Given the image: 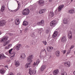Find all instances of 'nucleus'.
<instances>
[{
    "instance_id": "f257e3e1",
    "label": "nucleus",
    "mask_w": 75,
    "mask_h": 75,
    "mask_svg": "<svg viewBox=\"0 0 75 75\" xmlns=\"http://www.w3.org/2000/svg\"><path fill=\"white\" fill-rule=\"evenodd\" d=\"M33 55H30L28 57L27 59L28 62L30 63L28 64L25 66V68H28V67H30V64L33 62V60H32V59H33Z\"/></svg>"
},
{
    "instance_id": "f03ea898",
    "label": "nucleus",
    "mask_w": 75,
    "mask_h": 75,
    "mask_svg": "<svg viewBox=\"0 0 75 75\" xmlns=\"http://www.w3.org/2000/svg\"><path fill=\"white\" fill-rule=\"evenodd\" d=\"M30 13V10L27 8H25L24 10L22 11V14L23 15H28Z\"/></svg>"
},
{
    "instance_id": "7ed1b4c3",
    "label": "nucleus",
    "mask_w": 75,
    "mask_h": 75,
    "mask_svg": "<svg viewBox=\"0 0 75 75\" xmlns=\"http://www.w3.org/2000/svg\"><path fill=\"white\" fill-rule=\"evenodd\" d=\"M8 37L7 36L4 37L1 40V42H4L5 41L8 40Z\"/></svg>"
},
{
    "instance_id": "20e7f679",
    "label": "nucleus",
    "mask_w": 75,
    "mask_h": 75,
    "mask_svg": "<svg viewBox=\"0 0 75 75\" xmlns=\"http://www.w3.org/2000/svg\"><path fill=\"white\" fill-rule=\"evenodd\" d=\"M57 21H53L51 22L50 25L51 27H55L56 24H57Z\"/></svg>"
},
{
    "instance_id": "39448f33",
    "label": "nucleus",
    "mask_w": 75,
    "mask_h": 75,
    "mask_svg": "<svg viewBox=\"0 0 75 75\" xmlns=\"http://www.w3.org/2000/svg\"><path fill=\"white\" fill-rule=\"evenodd\" d=\"M72 35V33L71 31H69L68 33V37L70 40H71Z\"/></svg>"
},
{
    "instance_id": "423d86ee",
    "label": "nucleus",
    "mask_w": 75,
    "mask_h": 75,
    "mask_svg": "<svg viewBox=\"0 0 75 75\" xmlns=\"http://www.w3.org/2000/svg\"><path fill=\"white\" fill-rule=\"evenodd\" d=\"M38 3L40 6H43L44 4V1L42 0H40Z\"/></svg>"
},
{
    "instance_id": "0eeeda50",
    "label": "nucleus",
    "mask_w": 75,
    "mask_h": 75,
    "mask_svg": "<svg viewBox=\"0 0 75 75\" xmlns=\"http://www.w3.org/2000/svg\"><path fill=\"white\" fill-rule=\"evenodd\" d=\"M44 21L43 20H42L41 22H39L38 23V24L39 25H41L42 26H44Z\"/></svg>"
},
{
    "instance_id": "6e6552de",
    "label": "nucleus",
    "mask_w": 75,
    "mask_h": 75,
    "mask_svg": "<svg viewBox=\"0 0 75 75\" xmlns=\"http://www.w3.org/2000/svg\"><path fill=\"white\" fill-rule=\"evenodd\" d=\"M5 25V22L4 20L0 21V26H4Z\"/></svg>"
},
{
    "instance_id": "1a4fd4ad",
    "label": "nucleus",
    "mask_w": 75,
    "mask_h": 75,
    "mask_svg": "<svg viewBox=\"0 0 75 75\" xmlns=\"http://www.w3.org/2000/svg\"><path fill=\"white\" fill-rule=\"evenodd\" d=\"M64 65L67 67H70V62H64Z\"/></svg>"
},
{
    "instance_id": "9d476101",
    "label": "nucleus",
    "mask_w": 75,
    "mask_h": 75,
    "mask_svg": "<svg viewBox=\"0 0 75 75\" xmlns=\"http://www.w3.org/2000/svg\"><path fill=\"white\" fill-rule=\"evenodd\" d=\"M58 35V32L57 31H55L52 35V37L53 38H55Z\"/></svg>"
},
{
    "instance_id": "9b49d317",
    "label": "nucleus",
    "mask_w": 75,
    "mask_h": 75,
    "mask_svg": "<svg viewBox=\"0 0 75 75\" xmlns=\"http://www.w3.org/2000/svg\"><path fill=\"white\" fill-rule=\"evenodd\" d=\"M61 41L62 42H65L66 41H67V38L65 36H63L61 39Z\"/></svg>"
},
{
    "instance_id": "f8f14e48",
    "label": "nucleus",
    "mask_w": 75,
    "mask_h": 75,
    "mask_svg": "<svg viewBox=\"0 0 75 75\" xmlns=\"http://www.w3.org/2000/svg\"><path fill=\"white\" fill-rule=\"evenodd\" d=\"M53 48V47H51L50 46L48 47L47 48V51L48 52H51L52 51Z\"/></svg>"
},
{
    "instance_id": "ddd939ff",
    "label": "nucleus",
    "mask_w": 75,
    "mask_h": 75,
    "mask_svg": "<svg viewBox=\"0 0 75 75\" xmlns=\"http://www.w3.org/2000/svg\"><path fill=\"white\" fill-rule=\"evenodd\" d=\"M64 5H60V6H59L58 7V11H61L62 9V8H64Z\"/></svg>"
},
{
    "instance_id": "4468645a",
    "label": "nucleus",
    "mask_w": 75,
    "mask_h": 75,
    "mask_svg": "<svg viewBox=\"0 0 75 75\" xmlns=\"http://www.w3.org/2000/svg\"><path fill=\"white\" fill-rule=\"evenodd\" d=\"M59 69H57L55 70L53 72V75H57L59 73Z\"/></svg>"
},
{
    "instance_id": "2eb2a0df",
    "label": "nucleus",
    "mask_w": 75,
    "mask_h": 75,
    "mask_svg": "<svg viewBox=\"0 0 75 75\" xmlns=\"http://www.w3.org/2000/svg\"><path fill=\"white\" fill-rule=\"evenodd\" d=\"M21 47V45L20 44H18L16 46H15L14 47H15V48L16 49L17 51H18L19 50V48H20V47Z\"/></svg>"
},
{
    "instance_id": "dca6fc26",
    "label": "nucleus",
    "mask_w": 75,
    "mask_h": 75,
    "mask_svg": "<svg viewBox=\"0 0 75 75\" xmlns=\"http://www.w3.org/2000/svg\"><path fill=\"white\" fill-rule=\"evenodd\" d=\"M15 23L16 24V25H18L20 24V20L18 19H16L15 20Z\"/></svg>"
},
{
    "instance_id": "f3484780",
    "label": "nucleus",
    "mask_w": 75,
    "mask_h": 75,
    "mask_svg": "<svg viewBox=\"0 0 75 75\" xmlns=\"http://www.w3.org/2000/svg\"><path fill=\"white\" fill-rule=\"evenodd\" d=\"M7 58V57L5 56L3 54H1L0 55V59H4Z\"/></svg>"
},
{
    "instance_id": "a211bd4d",
    "label": "nucleus",
    "mask_w": 75,
    "mask_h": 75,
    "mask_svg": "<svg viewBox=\"0 0 75 75\" xmlns=\"http://www.w3.org/2000/svg\"><path fill=\"white\" fill-rule=\"evenodd\" d=\"M45 68H46V65H43L41 67L40 70L41 71H43L45 69Z\"/></svg>"
},
{
    "instance_id": "6ab92c4d",
    "label": "nucleus",
    "mask_w": 75,
    "mask_h": 75,
    "mask_svg": "<svg viewBox=\"0 0 75 75\" xmlns=\"http://www.w3.org/2000/svg\"><path fill=\"white\" fill-rule=\"evenodd\" d=\"M25 58V55L24 54H22L21 55V59H23Z\"/></svg>"
},
{
    "instance_id": "aec40b11",
    "label": "nucleus",
    "mask_w": 75,
    "mask_h": 75,
    "mask_svg": "<svg viewBox=\"0 0 75 75\" xmlns=\"http://www.w3.org/2000/svg\"><path fill=\"white\" fill-rule=\"evenodd\" d=\"M69 13L71 14H72L75 13V10L74 9L70 10L69 11Z\"/></svg>"
},
{
    "instance_id": "412c9836",
    "label": "nucleus",
    "mask_w": 75,
    "mask_h": 75,
    "mask_svg": "<svg viewBox=\"0 0 75 75\" xmlns=\"http://www.w3.org/2000/svg\"><path fill=\"white\" fill-rule=\"evenodd\" d=\"M63 22L64 24H68V20L67 19V18H64V19Z\"/></svg>"
},
{
    "instance_id": "4be33fe9",
    "label": "nucleus",
    "mask_w": 75,
    "mask_h": 75,
    "mask_svg": "<svg viewBox=\"0 0 75 75\" xmlns=\"http://www.w3.org/2000/svg\"><path fill=\"white\" fill-rule=\"evenodd\" d=\"M46 9H41L39 11V13L40 14H42L43 13H44L45 11V10Z\"/></svg>"
},
{
    "instance_id": "5701e85b",
    "label": "nucleus",
    "mask_w": 75,
    "mask_h": 75,
    "mask_svg": "<svg viewBox=\"0 0 75 75\" xmlns=\"http://www.w3.org/2000/svg\"><path fill=\"white\" fill-rule=\"evenodd\" d=\"M59 53L60 52L59 51H57L56 52L55 54L57 57H59Z\"/></svg>"
},
{
    "instance_id": "b1692460",
    "label": "nucleus",
    "mask_w": 75,
    "mask_h": 75,
    "mask_svg": "<svg viewBox=\"0 0 75 75\" xmlns=\"http://www.w3.org/2000/svg\"><path fill=\"white\" fill-rule=\"evenodd\" d=\"M49 16L50 17H52L54 16V12H50Z\"/></svg>"
},
{
    "instance_id": "393cba45",
    "label": "nucleus",
    "mask_w": 75,
    "mask_h": 75,
    "mask_svg": "<svg viewBox=\"0 0 75 75\" xmlns=\"http://www.w3.org/2000/svg\"><path fill=\"white\" fill-rule=\"evenodd\" d=\"M5 9V6L3 5L1 8V12H3Z\"/></svg>"
},
{
    "instance_id": "a878e982",
    "label": "nucleus",
    "mask_w": 75,
    "mask_h": 75,
    "mask_svg": "<svg viewBox=\"0 0 75 75\" xmlns=\"http://www.w3.org/2000/svg\"><path fill=\"white\" fill-rule=\"evenodd\" d=\"M23 25H25V26L27 25H28V22L26 21H24L23 22Z\"/></svg>"
},
{
    "instance_id": "bb28decb",
    "label": "nucleus",
    "mask_w": 75,
    "mask_h": 75,
    "mask_svg": "<svg viewBox=\"0 0 75 75\" xmlns=\"http://www.w3.org/2000/svg\"><path fill=\"white\" fill-rule=\"evenodd\" d=\"M20 65V64L19 63L18 61H17L15 62V65L16 67H18Z\"/></svg>"
},
{
    "instance_id": "cd10ccee",
    "label": "nucleus",
    "mask_w": 75,
    "mask_h": 75,
    "mask_svg": "<svg viewBox=\"0 0 75 75\" xmlns=\"http://www.w3.org/2000/svg\"><path fill=\"white\" fill-rule=\"evenodd\" d=\"M5 71L3 69H1L0 71V72L2 74H4L5 73Z\"/></svg>"
},
{
    "instance_id": "c85d7f7f",
    "label": "nucleus",
    "mask_w": 75,
    "mask_h": 75,
    "mask_svg": "<svg viewBox=\"0 0 75 75\" xmlns=\"http://www.w3.org/2000/svg\"><path fill=\"white\" fill-rule=\"evenodd\" d=\"M11 58H13L14 56H15V55H16V53H15V52H13L12 53H11Z\"/></svg>"
},
{
    "instance_id": "c756f323",
    "label": "nucleus",
    "mask_w": 75,
    "mask_h": 75,
    "mask_svg": "<svg viewBox=\"0 0 75 75\" xmlns=\"http://www.w3.org/2000/svg\"><path fill=\"white\" fill-rule=\"evenodd\" d=\"M10 42V40H8L7 42H4V46H5L6 45H7V44H8V43Z\"/></svg>"
},
{
    "instance_id": "7c9ffc66",
    "label": "nucleus",
    "mask_w": 75,
    "mask_h": 75,
    "mask_svg": "<svg viewBox=\"0 0 75 75\" xmlns=\"http://www.w3.org/2000/svg\"><path fill=\"white\" fill-rule=\"evenodd\" d=\"M42 31V28L39 29L38 31L39 33H40V34H41Z\"/></svg>"
},
{
    "instance_id": "2f4dec72",
    "label": "nucleus",
    "mask_w": 75,
    "mask_h": 75,
    "mask_svg": "<svg viewBox=\"0 0 75 75\" xmlns=\"http://www.w3.org/2000/svg\"><path fill=\"white\" fill-rule=\"evenodd\" d=\"M17 2L18 3V1H17ZM19 8H20V4H18V6L16 10V11H17Z\"/></svg>"
},
{
    "instance_id": "473e14b6",
    "label": "nucleus",
    "mask_w": 75,
    "mask_h": 75,
    "mask_svg": "<svg viewBox=\"0 0 75 75\" xmlns=\"http://www.w3.org/2000/svg\"><path fill=\"white\" fill-rule=\"evenodd\" d=\"M36 70L35 69L32 70V74L33 75H34V74H36Z\"/></svg>"
},
{
    "instance_id": "72a5a7b5",
    "label": "nucleus",
    "mask_w": 75,
    "mask_h": 75,
    "mask_svg": "<svg viewBox=\"0 0 75 75\" xmlns=\"http://www.w3.org/2000/svg\"><path fill=\"white\" fill-rule=\"evenodd\" d=\"M29 74L30 75H32L33 74V70H30V69L29 71Z\"/></svg>"
},
{
    "instance_id": "f704fd0d",
    "label": "nucleus",
    "mask_w": 75,
    "mask_h": 75,
    "mask_svg": "<svg viewBox=\"0 0 75 75\" xmlns=\"http://www.w3.org/2000/svg\"><path fill=\"white\" fill-rule=\"evenodd\" d=\"M67 72H62L61 73V75H67Z\"/></svg>"
},
{
    "instance_id": "c9c22d12",
    "label": "nucleus",
    "mask_w": 75,
    "mask_h": 75,
    "mask_svg": "<svg viewBox=\"0 0 75 75\" xmlns=\"http://www.w3.org/2000/svg\"><path fill=\"white\" fill-rule=\"evenodd\" d=\"M40 59H38L36 61V64H39V63H40Z\"/></svg>"
},
{
    "instance_id": "e433bc0d",
    "label": "nucleus",
    "mask_w": 75,
    "mask_h": 75,
    "mask_svg": "<svg viewBox=\"0 0 75 75\" xmlns=\"http://www.w3.org/2000/svg\"><path fill=\"white\" fill-rule=\"evenodd\" d=\"M28 28H25V33H26L27 32H28Z\"/></svg>"
},
{
    "instance_id": "4c0bfd02",
    "label": "nucleus",
    "mask_w": 75,
    "mask_h": 75,
    "mask_svg": "<svg viewBox=\"0 0 75 75\" xmlns=\"http://www.w3.org/2000/svg\"><path fill=\"white\" fill-rule=\"evenodd\" d=\"M31 36L32 37H33V38L35 37V35L34 33H32Z\"/></svg>"
},
{
    "instance_id": "58836bf2",
    "label": "nucleus",
    "mask_w": 75,
    "mask_h": 75,
    "mask_svg": "<svg viewBox=\"0 0 75 75\" xmlns=\"http://www.w3.org/2000/svg\"><path fill=\"white\" fill-rule=\"evenodd\" d=\"M50 31V29L49 28H48L47 29H46V33H47L48 34V33H49V32Z\"/></svg>"
},
{
    "instance_id": "ea45409f",
    "label": "nucleus",
    "mask_w": 75,
    "mask_h": 75,
    "mask_svg": "<svg viewBox=\"0 0 75 75\" xmlns=\"http://www.w3.org/2000/svg\"><path fill=\"white\" fill-rule=\"evenodd\" d=\"M58 9L54 11V13L55 14H58Z\"/></svg>"
},
{
    "instance_id": "a19ab883",
    "label": "nucleus",
    "mask_w": 75,
    "mask_h": 75,
    "mask_svg": "<svg viewBox=\"0 0 75 75\" xmlns=\"http://www.w3.org/2000/svg\"><path fill=\"white\" fill-rule=\"evenodd\" d=\"M42 42L45 45H47V42H46V41H43Z\"/></svg>"
},
{
    "instance_id": "79ce46f5",
    "label": "nucleus",
    "mask_w": 75,
    "mask_h": 75,
    "mask_svg": "<svg viewBox=\"0 0 75 75\" xmlns=\"http://www.w3.org/2000/svg\"><path fill=\"white\" fill-rule=\"evenodd\" d=\"M12 46V44H9L8 45V48H10Z\"/></svg>"
},
{
    "instance_id": "37998d69",
    "label": "nucleus",
    "mask_w": 75,
    "mask_h": 75,
    "mask_svg": "<svg viewBox=\"0 0 75 75\" xmlns=\"http://www.w3.org/2000/svg\"><path fill=\"white\" fill-rule=\"evenodd\" d=\"M13 50V49H11V50H9V53L10 54H11V51H12V50Z\"/></svg>"
},
{
    "instance_id": "c03bdc74",
    "label": "nucleus",
    "mask_w": 75,
    "mask_h": 75,
    "mask_svg": "<svg viewBox=\"0 0 75 75\" xmlns=\"http://www.w3.org/2000/svg\"><path fill=\"white\" fill-rule=\"evenodd\" d=\"M62 52H63V54H65V52H67V51H66V50H63L62 51Z\"/></svg>"
},
{
    "instance_id": "a18cd8bd",
    "label": "nucleus",
    "mask_w": 75,
    "mask_h": 75,
    "mask_svg": "<svg viewBox=\"0 0 75 75\" xmlns=\"http://www.w3.org/2000/svg\"><path fill=\"white\" fill-rule=\"evenodd\" d=\"M33 65L34 66H36V65H38V64H37V63H35V62H34V63L33 64Z\"/></svg>"
},
{
    "instance_id": "49530a36",
    "label": "nucleus",
    "mask_w": 75,
    "mask_h": 75,
    "mask_svg": "<svg viewBox=\"0 0 75 75\" xmlns=\"http://www.w3.org/2000/svg\"><path fill=\"white\" fill-rule=\"evenodd\" d=\"M71 50H69L68 51H67V54H69V53H70V51H71Z\"/></svg>"
},
{
    "instance_id": "de8ad7c7",
    "label": "nucleus",
    "mask_w": 75,
    "mask_h": 75,
    "mask_svg": "<svg viewBox=\"0 0 75 75\" xmlns=\"http://www.w3.org/2000/svg\"><path fill=\"white\" fill-rule=\"evenodd\" d=\"M10 59H8L6 61V62H10Z\"/></svg>"
},
{
    "instance_id": "09e8293b",
    "label": "nucleus",
    "mask_w": 75,
    "mask_h": 75,
    "mask_svg": "<svg viewBox=\"0 0 75 75\" xmlns=\"http://www.w3.org/2000/svg\"><path fill=\"white\" fill-rule=\"evenodd\" d=\"M8 75H14V74L12 73H10Z\"/></svg>"
},
{
    "instance_id": "8fccbe9b",
    "label": "nucleus",
    "mask_w": 75,
    "mask_h": 75,
    "mask_svg": "<svg viewBox=\"0 0 75 75\" xmlns=\"http://www.w3.org/2000/svg\"><path fill=\"white\" fill-rule=\"evenodd\" d=\"M30 10H31L32 11H34V9L33 8H30Z\"/></svg>"
},
{
    "instance_id": "3c124183",
    "label": "nucleus",
    "mask_w": 75,
    "mask_h": 75,
    "mask_svg": "<svg viewBox=\"0 0 75 75\" xmlns=\"http://www.w3.org/2000/svg\"><path fill=\"white\" fill-rule=\"evenodd\" d=\"M8 34H9V35H13V33H8Z\"/></svg>"
},
{
    "instance_id": "603ef678",
    "label": "nucleus",
    "mask_w": 75,
    "mask_h": 75,
    "mask_svg": "<svg viewBox=\"0 0 75 75\" xmlns=\"http://www.w3.org/2000/svg\"><path fill=\"white\" fill-rule=\"evenodd\" d=\"M74 48V46H71V47L70 48V50H71V49H72Z\"/></svg>"
},
{
    "instance_id": "864d4df0",
    "label": "nucleus",
    "mask_w": 75,
    "mask_h": 75,
    "mask_svg": "<svg viewBox=\"0 0 75 75\" xmlns=\"http://www.w3.org/2000/svg\"><path fill=\"white\" fill-rule=\"evenodd\" d=\"M44 57V56H40V59H42V58H43Z\"/></svg>"
},
{
    "instance_id": "5fc2aeb1",
    "label": "nucleus",
    "mask_w": 75,
    "mask_h": 75,
    "mask_svg": "<svg viewBox=\"0 0 75 75\" xmlns=\"http://www.w3.org/2000/svg\"><path fill=\"white\" fill-rule=\"evenodd\" d=\"M5 68L6 69H8V66H5Z\"/></svg>"
},
{
    "instance_id": "6e6d98bb",
    "label": "nucleus",
    "mask_w": 75,
    "mask_h": 75,
    "mask_svg": "<svg viewBox=\"0 0 75 75\" xmlns=\"http://www.w3.org/2000/svg\"><path fill=\"white\" fill-rule=\"evenodd\" d=\"M21 73H18L17 74V75H21Z\"/></svg>"
},
{
    "instance_id": "4d7b16f0",
    "label": "nucleus",
    "mask_w": 75,
    "mask_h": 75,
    "mask_svg": "<svg viewBox=\"0 0 75 75\" xmlns=\"http://www.w3.org/2000/svg\"><path fill=\"white\" fill-rule=\"evenodd\" d=\"M9 48H8V47H5V49H6V50H7V49H8Z\"/></svg>"
},
{
    "instance_id": "13d9d810",
    "label": "nucleus",
    "mask_w": 75,
    "mask_h": 75,
    "mask_svg": "<svg viewBox=\"0 0 75 75\" xmlns=\"http://www.w3.org/2000/svg\"><path fill=\"white\" fill-rule=\"evenodd\" d=\"M26 48H29V46H28V45H26L25 46Z\"/></svg>"
},
{
    "instance_id": "bf43d9fd",
    "label": "nucleus",
    "mask_w": 75,
    "mask_h": 75,
    "mask_svg": "<svg viewBox=\"0 0 75 75\" xmlns=\"http://www.w3.org/2000/svg\"><path fill=\"white\" fill-rule=\"evenodd\" d=\"M43 51H45V52L46 54H47V52H46V50H45V49H43Z\"/></svg>"
},
{
    "instance_id": "052dcab7",
    "label": "nucleus",
    "mask_w": 75,
    "mask_h": 75,
    "mask_svg": "<svg viewBox=\"0 0 75 75\" xmlns=\"http://www.w3.org/2000/svg\"><path fill=\"white\" fill-rule=\"evenodd\" d=\"M1 34H2V33L1 32V31H0V35H1Z\"/></svg>"
},
{
    "instance_id": "680f3d73",
    "label": "nucleus",
    "mask_w": 75,
    "mask_h": 75,
    "mask_svg": "<svg viewBox=\"0 0 75 75\" xmlns=\"http://www.w3.org/2000/svg\"><path fill=\"white\" fill-rule=\"evenodd\" d=\"M73 74L75 75V71L73 72Z\"/></svg>"
},
{
    "instance_id": "e2e57ef3",
    "label": "nucleus",
    "mask_w": 75,
    "mask_h": 75,
    "mask_svg": "<svg viewBox=\"0 0 75 75\" xmlns=\"http://www.w3.org/2000/svg\"><path fill=\"white\" fill-rule=\"evenodd\" d=\"M13 21V19H11V21Z\"/></svg>"
},
{
    "instance_id": "0e129e2a",
    "label": "nucleus",
    "mask_w": 75,
    "mask_h": 75,
    "mask_svg": "<svg viewBox=\"0 0 75 75\" xmlns=\"http://www.w3.org/2000/svg\"><path fill=\"white\" fill-rule=\"evenodd\" d=\"M52 0H49V1H50H50H52Z\"/></svg>"
},
{
    "instance_id": "69168bd1",
    "label": "nucleus",
    "mask_w": 75,
    "mask_h": 75,
    "mask_svg": "<svg viewBox=\"0 0 75 75\" xmlns=\"http://www.w3.org/2000/svg\"><path fill=\"white\" fill-rule=\"evenodd\" d=\"M72 1H73V0H71V2H72Z\"/></svg>"
},
{
    "instance_id": "338daca9",
    "label": "nucleus",
    "mask_w": 75,
    "mask_h": 75,
    "mask_svg": "<svg viewBox=\"0 0 75 75\" xmlns=\"http://www.w3.org/2000/svg\"><path fill=\"white\" fill-rule=\"evenodd\" d=\"M14 12V11H12V12Z\"/></svg>"
}]
</instances>
